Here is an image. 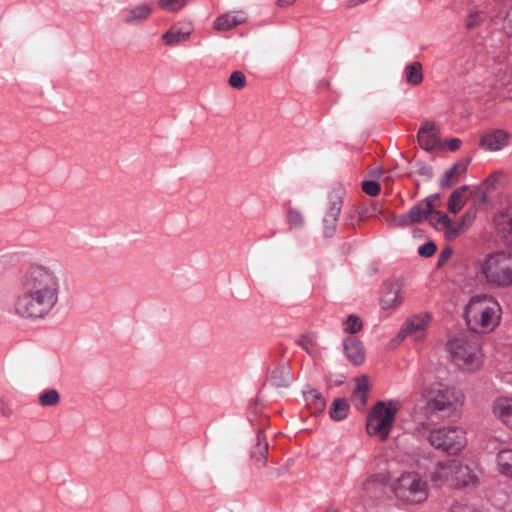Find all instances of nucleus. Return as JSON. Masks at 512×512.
Segmentation results:
<instances>
[{
    "instance_id": "nucleus-1",
    "label": "nucleus",
    "mask_w": 512,
    "mask_h": 512,
    "mask_svg": "<svg viewBox=\"0 0 512 512\" xmlns=\"http://www.w3.org/2000/svg\"><path fill=\"white\" fill-rule=\"evenodd\" d=\"M63 282L64 271L60 266L30 264L17 281L14 314L29 321L45 319L59 302Z\"/></svg>"
},
{
    "instance_id": "nucleus-2",
    "label": "nucleus",
    "mask_w": 512,
    "mask_h": 512,
    "mask_svg": "<svg viewBox=\"0 0 512 512\" xmlns=\"http://www.w3.org/2000/svg\"><path fill=\"white\" fill-rule=\"evenodd\" d=\"M464 317L468 330L480 335L494 330L500 322L501 306L487 294H477L470 298L465 307Z\"/></svg>"
},
{
    "instance_id": "nucleus-3",
    "label": "nucleus",
    "mask_w": 512,
    "mask_h": 512,
    "mask_svg": "<svg viewBox=\"0 0 512 512\" xmlns=\"http://www.w3.org/2000/svg\"><path fill=\"white\" fill-rule=\"evenodd\" d=\"M452 362L461 370L473 372L482 365L481 337L464 331L447 343Z\"/></svg>"
},
{
    "instance_id": "nucleus-4",
    "label": "nucleus",
    "mask_w": 512,
    "mask_h": 512,
    "mask_svg": "<svg viewBox=\"0 0 512 512\" xmlns=\"http://www.w3.org/2000/svg\"><path fill=\"white\" fill-rule=\"evenodd\" d=\"M426 407L433 413L450 416L460 408L465 400L464 394L457 388L443 383H433L423 390Z\"/></svg>"
},
{
    "instance_id": "nucleus-5",
    "label": "nucleus",
    "mask_w": 512,
    "mask_h": 512,
    "mask_svg": "<svg viewBox=\"0 0 512 512\" xmlns=\"http://www.w3.org/2000/svg\"><path fill=\"white\" fill-rule=\"evenodd\" d=\"M477 276L490 287L512 285V257L504 252L490 254L476 266Z\"/></svg>"
},
{
    "instance_id": "nucleus-6",
    "label": "nucleus",
    "mask_w": 512,
    "mask_h": 512,
    "mask_svg": "<svg viewBox=\"0 0 512 512\" xmlns=\"http://www.w3.org/2000/svg\"><path fill=\"white\" fill-rule=\"evenodd\" d=\"M398 405L394 401L378 402L367 418L366 430L371 436H377L384 441L388 438L393 427Z\"/></svg>"
},
{
    "instance_id": "nucleus-7",
    "label": "nucleus",
    "mask_w": 512,
    "mask_h": 512,
    "mask_svg": "<svg viewBox=\"0 0 512 512\" xmlns=\"http://www.w3.org/2000/svg\"><path fill=\"white\" fill-rule=\"evenodd\" d=\"M428 441L435 449L448 454H457L467 443L465 431L456 426L431 430L428 435Z\"/></svg>"
},
{
    "instance_id": "nucleus-8",
    "label": "nucleus",
    "mask_w": 512,
    "mask_h": 512,
    "mask_svg": "<svg viewBox=\"0 0 512 512\" xmlns=\"http://www.w3.org/2000/svg\"><path fill=\"white\" fill-rule=\"evenodd\" d=\"M394 492L398 499L408 503H420L427 498L426 482L416 472L403 473L394 484Z\"/></svg>"
},
{
    "instance_id": "nucleus-9",
    "label": "nucleus",
    "mask_w": 512,
    "mask_h": 512,
    "mask_svg": "<svg viewBox=\"0 0 512 512\" xmlns=\"http://www.w3.org/2000/svg\"><path fill=\"white\" fill-rule=\"evenodd\" d=\"M345 195L344 188L334 187L328 194V207L323 218V234L330 238L336 232V223L338 221Z\"/></svg>"
},
{
    "instance_id": "nucleus-10",
    "label": "nucleus",
    "mask_w": 512,
    "mask_h": 512,
    "mask_svg": "<svg viewBox=\"0 0 512 512\" xmlns=\"http://www.w3.org/2000/svg\"><path fill=\"white\" fill-rule=\"evenodd\" d=\"M431 212L430 204L420 201L414 205L407 213L399 216L391 214L388 218L385 219V221L390 226L406 227L412 224L420 223Z\"/></svg>"
},
{
    "instance_id": "nucleus-11",
    "label": "nucleus",
    "mask_w": 512,
    "mask_h": 512,
    "mask_svg": "<svg viewBox=\"0 0 512 512\" xmlns=\"http://www.w3.org/2000/svg\"><path fill=\"white\" fill-rule=\"evenodd\" d=\"M477 476L473 474L467 465L460 461H450V485L461 488L475 483Z\"/></svg>"
},
{
    "instance_id": "nucleus-12",
    "label": "nucleus",
    "mask_w": 512,
    "mask_h": 512,
    "mask_svg": "<svg viewBox=\"0 0 512 512\" xmlns=\"http://www.w3.org/2000/svg\"><path fill=\"white\" fill-rule=\"evenodd\" d=\"M511 134L503 129L486 131L480 140V146L488 151H499L508 145Z\"/></svg>"
},
{
    "instance_id": "nucleus-13",
    "label": "nucleus",
    "mask_w": 512,
    "mask_h": 512,
    "mask_svg": "<svg viewBox=\"0 0 512 512\" xmlns=\"http://www.w3.org/2000/svg\"><path fill=\"white\" fill-rule=\"evenodd\" d=\"M430 319L429 314L415 315L411 317L401 328L399 336L403 338L410 336L414 340L421 339Z\"/></svg>"
},
{
    "instance_id": "nucleus-14",
    "label": "nucleus",
    "mask_w": 512,
    "mask_h": 512,
    "mask_svg": "<svg viewBox=\"0 0 512 512\" xmlns=\"http://www.w3.org/2000/svg\"><path fill=\"white\" fill-rule=\"evenodd\" d=\"M404 300L401 288L396 284H386L383 287L380 304L382 309L388 310L399 306Z\"/></svg>"
},
{
    "instance_id": "nucleus-15",
    "label": "nucleus",
    "mask_w": 512,
    "mask_h": 512,
    "mask_svg": "<svg viewBox=\"0 0 512 512\" xmlns=\"http://www.w3.org/2000/svg\"><path fill=\"white\" fill-rule=\"evenodd\" d=\"M494 226L497 234L506 241L507 244H512V211H500L494 216Z\"/></svg>"
},
{
    "instance_id": "nucleus-16",
    "label": "nucleus",
    "mask_w": 512,
    "mask_h": 512,
    "mask_svg": "<svg viewBox=\"0 0 512 512\" xmlns=\"http://www.w3.org/2000/svg\"><path fill=\"white\" fill-rule=\"evenodd\" d=\"M436 129V124L433 121H426L420 127L418 131V142L422 149L426 151H432L437 147L439 143V139L437 135L434 133Z\"/></svg>"
},
{
    "instance_id": "nucleus-17",
    "label": "nucleus",
    "mask_w": 512,
    "mask_h": 512,
    "mask_svg": "<svg viewBox=\"0 0 512 512\" xmlns=\"http://www.w3.org/2000/svg\"><path fill=\"white\" fill-rule=\"evenodd\" d=\"M269 452V445L266 436L261 429L258 430L256 435V444L251 449V459L258 468H263L267 464V455Z\"/></svg>"
},
{
    "instance_id": "nucleus-18",
    "label": "nucleus",
    "mask_w": 512,
    "mask_h": 512,
    "mask_svg": "<svg viewBox=\"0 0 512 512\" xmlns=\"http://www.w3.org/2000/svg\"><path fill=\"white\" fill-rule=\"evenodd\" d=\"M152 13V8L147 4H141L133 8H125L121 11V17L124 23L128 25L140 24Z\"/></svg>"
},
{
    "instance_id": "nucleus-19",
    "label": "nucleus",
    "mask_w": 512,
    "mask_h": 512,
    "mask_svg": "<svg viewBox=\"0 0 512 512\" xmlns=\"http://www.w3.org/2000/svg\"><path fill=\"white\" fill-rule=\"evenodd\" d=\"M493 413L503 424L512 429V398L496 399L493 403Z\"/></svg>"
},
{
    "instance_id": "nucleus-20",
    "label": "nucleus",
    "mask_w": 512,
    "mask_h": 512,
    "mask_svg": "<svg viewBox=\"0 0 512 512\" xmlns=\"http://www.w3.org/2000/svg\"><path fill=\"white\" fill-rule=\"evenodd\" d=\"M191 33L192 27L189 23L181 27L173 26L170 30L162 35V41L168 46H175L188 40Z\"/></svg>"
},
{
    "instance_id": "nucleus-21",
    "label": "nucleus",
    "mask_w": 512,
    "mask_h": 512,
    "mask_svg": "<svg viewBox=\"0 0 512 512\" xmlns=\"http://www.w3.org/2000/svg\"><path fill=\"white\" fill-rule=\"evenodd\" d=\"M344 351L347 358L354 365H360L363 363L365 354L364 348L361 341L354 337H348L344 340Z\"/></svg>"
},
{
    "instance_id": "nucleus-22",
    "label": "nucleus",
    "mask_w": 512,
    "mask_h": 512,
    "mask_svg": "<svg viewBox=\"0 0 512 512\" xmlns=\"http://www.w3.org/2000/svg\"><path fill=\"white\" fill-rule=\"evenodd\" d=\"M245 21V17L241 13H227L218 17L214 21V28L220 31L230 30Z\"/></svg>"
},
{
    "instance_id": "nucleus-23",
    "label": "nucleus",
    "mask_w": 512,
    "mask_h": 512,
    "mask_svg": "<svg viewBox=\"0 0 512 512\" xmlns=\"http://www.w3.org/2000/svg\"><path fill=\"white\" fill-rule=\"evenodd\" d=\"M498 472L512 479V449H501L496 456Z\"/></svg>"
},
{
    "instance_id": "nucleus-24",
    "label": "nucleus",
    "mask_w": 512,
    "mask_h": 512,
    "mask_svg": "<svg viewBox=\"0 0 512 512\" xmlns=\"http://www.w3.org/2000/svg\"><path fill=\"white\" fill-rule=\"evenodd\" d=\"M403 76L407 84L418 86L423 81L422 64L420 62H412L408 64L403 71Z\"/></svg>"
},
{
    "instance_id": "nucleus-25",
    "label": "nucleus",
    "mask_w": 512,
    "mask_h": 512,
    "mask_svg": "<svg viewBox=\"0 0 512 512\" xmlns=\"http://www.w3.org/2000/svg\"><path fill=\"white\" fill-rule=\"evenodd\" d=\"M468 187L462 186L452 192L448 199V211L450 213H458L467 201L466 191Z\"/></svg>"
},
{
    "instance_id": "nucleus-26",
    "label": "nucleus",
    "mask_w": 512,
    "mask_h": 512,
    "mask_svg": "<svg viewBox=\"0 0 512 512\" xmlns=\"http://www.w3.org/2000/svg\"><path fill=\"white\" fill-rule=\"evenodd\" d=\"M306 404L311 413L317 414L325 409V399L322 394L315 389H312L304 394Z\"/></svg>"
},
{
    "instance_id": "nucleus-27",
    "label": "nucleus",
    "mask_w": 512,
    "mask_h": 512,
    "mask_svg": "<svg viewBox=\"0 0 512 512\" xmlns=\"http://www.w3.org/2000/svg\"><path fill=\"white\" fill-rule=\"evenodd\" d=\"M467 170V164L465 163H455L451 166L445 173L442 175L439 181V185L441 188H448L453 185V178L455 176H460L464 174Z\"/></svg>"
},
{
    "instance_id": "nucleus-28",
    "label": "nucleus",
    "mask_w": 512,
    "mask_h": 512,
    "mask_svg": "<svg viewBox=\"0 0 512 512\" xmlns=\"http://www.w3.org/2000/svg\"><path fill=\"white\" fill-rule=\"evenodd\" d=\"M430 479L436 485L447 482L450 484V461L447 463L438 462L430 473Z\"/></svg>"
},
{
    "instance_id": "nucleus-29",
    "label": "nucleus",
    "mask_w": 512,
    "mask_h": 512,
    "mask_svg": "<svg viewBox=\"0 0 512 512\" xmlns=\"http://www.w3.org/2000/svg\"><path fill=\"white\" fill-rule=\"evenodd\" d=\"M270 381L274 387H288L292 381L290 370L286 367H280L273 370L270 376Z\"/></svg>"
},
{
    "instance_id": "nucleus-30",
    "label": "nucleus",
    "mask_w": 512,
    "mask_h": 512,
    "mask_svg": "<svg viewBox=\"0 0 512 512\" xmlns=\"http://www.w3.org/2000/svg\"><path fill=\"white\" fill-rule=\"evenodd\" d=\"M349 404L344 398L334 399L330 408V417L335 421H341L348 415Z\"/></svg>"
},
{
    "instance_id": "nucleus-31",
    "label": "nucleus",
    "mask_w": 512,
    "mask_h": 512,
    "mask_svg": "<svg viewBox=\"0 0 512 512\" xmlns=\"http://www.w3.org/2000/svg\"><path fill=\"white\" fill-rule=\"evenodd\" d=\"M383 477L380 474L371 475L368 479L363 483V490L371 495L375 496L378 492L382 491L383 487Z\"/></svg>"
},
{
    "instance_id": "nucleus-32",
    "label": "nucleus",
    "mask_w": 512,
    "mask_h": 512,
    "mask_svg": "<svg viewBox=\"0 0 512 512\" xmlns=\"http://www.w3.org/2000/svg\"><path fill=\"white\" fill-rule=\"evenodd\" d=\"M38 400L43 407H54L60 402V394L56 389H45L39 394Z\"/></svg>"
},
{
    "instance_id": "nucleus-33",
    "label": "nucleus",
    "mask_w": 512,
    "mask_h": 512,
    "mask_svg": "<svg viewBox=\"0 0 512 512\" xmlns=\"http://www.w3.org/2000/svg\"><path fill=\"white\" fill-rule=\"evenodd\" d=\"M477 216V208L476 205L470 207L465 213L461 216L458 224L465 231L473 224Z\"/></svg>"
},
{
    "instance_id": "nucleus-34",
    "label": "nucleus",
    "mask_w": 512,
    "mask_h": 512,
    "mask_svg": "<svg viewBox=\"0 0 512 512\" xmlns=\"http://www.w3.org/2000/svg\"><path fill=\"white\" fill-rule=\"evenodd\" d=\"M344 324H345V328H344L345 332L350 333V334L358 333L363 327L361 319L354 314L349 315L346 318Z\"/></svg>"
},
{
    "instance_id": "nucleus-35",
    "label": "nucleus",
    "mask_w": 512,
    "mask_h": 512,
    "mask_svg": "<svg viewBox=\"0 0 512 512\" xmlns=\"http://www.w3.org/2000/svg\"><path fill=\"white\" fill-rule=\"evenodd\" d=\"M188 0H158L159 6L168 12H177L181 10Z\"/></svg>"
},
{
    "instance_id": "nucleus-36",
    "label": "nucleus",
    "mask_w": 512,
    "mask_h": 512,
    "mask_svg": "<svg viewBox=\"0 0 512 512\" xmlns=\"http://www.w3.org/2000/svg\"><path fill=\"white\" fill-rule=\"evenodd\" d=\"M429 222L436 229H443L445 224H449V217L446 214L441 213L433 209V212L429 213Z\"/></svg>"
},
{
    "instance_id": "nucleus-37",
    "label": "nucleus",
    "mask_w": 512,
    "mask_h": 512,
    "mask_svg": "<svg viewBox=\"0 0 512 512\" xmlns=\"http://www.w3.org/2000/svg\"><path fill=\"white\" fill-rule=\"evenodd\" d=\"M287 222L294 228H302L305 223L303 215L296 209H290L288 211Z\"/></svg>"
},
{
    "instance_id": "nucleus-38",
    "label": "nucleus",
    "mask_w": 512,
    "mask_h": 512,
    "mask_svg": "<svg viewBox=\"0 0 512 512\" xmlns=\"http://www.w3.org/2000/svg\"><path fill=\"white\" fill-rule=\"evenodd\" d=\"M445 237L448 240L456 239L464 230L459 226V224H454L452 220L449 218V224H445L443 227Z\"/></svg>"
},
{
    "instance_id": "nucleus-39",
    "label": "nucleus",
    "mask_w": 512,
    "mask_h": 512,
    "mask_svg": "<svg viewBox=\"0 0 512 512\" xmlns=\"http://www.w3.org/2000/svg\"><path fill=\"white\" fill-rule=\"evenodd\" d=\"M228 83L233 88L241 89L245 86L246 83L245 75L241 71H234L230 75Z\"/></svg>"
},
{
    "instance_id": "nucleus-40",
    "label": "nucleus",
    "mask_w": 512,
    "mask_h": 512,
    "mask_svg": "<svg viewBox=\"0 0 512 512\" xmlns=\"http://www.w3.org/2000/svg\"><path fill=\"white\" fill-rule=\"evenodd\" d=\"M362 190L369 196H377L380 193V185L373 180H365L362 183Z\"/></svg>"
},
{
    "instance_id": "nucleus-41",
    "label": "nucleus",
    "mask_w": 512,
    "mask_h": 512,
    "mask_svg": "<svg viewBox=\"0 0 512 512\" xmlns=\"http://www.w3.org/2000/svg\"><path fill=\"white\" fill-rule=\"evenodd\" d=\"M437 250L436 244L432 241L426 242L418 248V254L422 257H431Z\"/></svg>"
},
{
    "instance_id": "nucleus-42",
    "label": "nucleus",
    "mask_w": 512,
    "mask_h": 512,
    "mask_svg": "<svg viewBox=\"0 0 512 512\" xmlns=\"http://www.w3.org/2000/svg\"><path fill=\"white\" fill-rule=\"evenodd\" d=\"M296 344L303 348L309 355L312 354V347L314 346V340L312 336L302 335Z\"/></svg>"
},
{
    "instance_id": "nucleus-43",
    "label": "nucleus",
    "mask_w": 512,
    "mask_h": 512,
    "mask_svg": "<svg viewBox=\"0 0 512 512\" xmlns=\"http://www.w3.org/2000/svg\"><path fill=\"white\" fill-rule=\"evenodd\" d=\"M484 20V13L481 11L470 12L468 15L466 26L467 28H473Z\"/></svg>"
},
{
    "instance_id": "nucleus-44",
    "label": "nucleus",
    "mask_w": 512,
    "mask_h": 512,
    "mask_svg": "<svg viewBox=\"0 0 512 512\" xmlns=\"http://www.w3.org/2000/svg\"><path fill=\"white\" fill-rule=\"evenodd\" d=\"M368 390V380L365 377H362L356 384V387L353 391V398H357V394L367 395Z\"/></svg>"
},
{
    "instance_id": "nucleus-45",
    "label": "nucleus",
    "mask_w": 512,
    "mask_h": 512,
    "mask_svg": "<svg viewBox=\"0 0 512 512\" xmlns=\"http://www.w3.org/2000/svg\"><path fill=\"white\" fill-rule=\"evenodd\" d=\"M453 250L450 246L443 248L438 256L437 267L443 266L452 256Z\"/></svg>"
},
{
    "instance_id": "nucleus-46",
    "label": "nucleus",
    "mask_w": 512,
    "mask_h": 512,
    "mask_svg": "<svg viewBox=\"0 0 512 512\" xmlns=\"http://www.w3.org/2000/svg\"><path fill=\"white\" fill-rule=\"evenodd\" d=\"M450 512H476L474 506L456 502L450 507Z\"/></svg>"
},
{
    "instance_id": "nucleus-47",
    "label": "nucleus",
    "mask_w": 512,
    "mask_h": 512,
    "mask_svg": "<svg viewBox=\"0 0 512 512\" xmlns=\"http://www.w3.org/2000/svg\"><path fill=\"white\" fill-rule=\"evenodd\" d=\"M362 218V214L357 217L354 212H349L345 215L344 221L347 226L354 227Z\"/></svg>"
},
{
    "instance_id": "nucleus-48",
    "label": "nucleus",
    "mask_w": 512,
    "mask_h": 512,
    "mask_svg": "<svg viewBox=\"0 0 512 512\" xmlns=\"http://www.w3.org/2000/svg\"><path fill=\"white\" fill-rule=\"evenodd\" d=\"M355 401V407L358 410H362L366 406L367 395L357 394V398H353Z\"/></svg>"
},
{
    "instance_id": "nucleus-49",
    "label": "nucleus",
    "mask_w": 512,
    "mask_h": 512,
    "mask_svg": "<svg viewBox=\"0 0 512 512\" xmlns=\"http://www.w3.org/2000/svg\"><path fill=\"white\" fill-rule=\"evenodd\" d=\"M447 148L454 152L460 148L461 140L458 138H451L446 142Z\"/></svg>"
},
{
    "instance_id": "nucleus-50",
    "label": "nucleus",
    "mask_w": 512,
    "mask_h": 512,
    "mask_svg": "<svg viewBox=\"0 0 512 512\" xmlns=\"http://www.w3.org/2000/svg\"><path fill=\"white\" fill-rule=\"evenodd\" d=\"M418 172L419 174L425 176L426 178L428 179H431L433 177V171H432V168L428 165H422L419 169H418Z\"/></svg>"
},
{
    "instance_id": "nucleus-51",
    "label": "nucleus",
    "mask_w": 512,
    "mask_h": 512,
    "mask_svg": "<svg viewBox=\"0 0 512 512\" xmlns=\"http://www.w3.org/2000/svg\"><path fill=\"white\" fill-rule=\"evenodd\" d=\"M440 195L438 193L432 194L428 197H426L422 202L429 203L430 204V210L433 212L434 209V202L439 200Z\"/></svg>"
},
{
    "instance_id": "nucleus-52",
    "label": "nucleus",
    "mask_w": 512,
    "mask_h": 512,
    "mask_svg": "<svg viewBox=\"0 0 512 512\" xmlns=\"http://www.w3.org/2000/svg\"><path fill=\"white\" fill-rule=\"evenodd\" d=\"M296 0H277V5L279 6H288L295 2Z\"/></svg>"
},
{
    "instance_id": "nucleus-53",
    "label": "nucleus",
    "mask_w": 512,
    "mask_h": 512,
    "mask_svg": "<svg viewBox=\"0 0 512 512\" xmlns=\"http://www.w3.org/2000/svg\"><path fill=\"white\" fill-rule=\"evenodd\" d=\"M496 180H497V176L491 175L490 177L487 178L486 183L490 186H494V183L496 182Z\"/></svg>"
},
{
    "instance_id": "nucleus-54",
    "label": "nucleus",
    "mask_w": 512,
    "mask_h": 512,
    "mask_svg": "<svg viewBox=\"0 0 512 512\" xmlns=\"http://www.w3.org/2000/svg\"><path fill=\"white\" fill-rule=\"evenodd\" d=\"M487 200V195L485 192H482L479 198L480 203H484Z\"/></svg>"
},
{
    "instance_id": "nucleus-55",
    "label": "nucleus",
    "mask_w": 512,
    "mask_h": 512,
    "mask_svg": "<svg viewBox=\"0 0 512 512\" xmlns=\"http://www.w3.org/2000/svg\"><path fill=\"white\" fill-rule=\"evenodd\" d=\"M506 19L512 23V7L507 12Z\"/></svg>"
},
{
    "instance_id": "nucleus-56",
    "label": "nucleus",
    "mask_w": 512,
    "mask_h": 512,
    "mask_svg": "<svg viewBox=\"0 0 512 512\" xmlns=\"http://www.w3.org/2000/svg\"><path fill=\"white\" fill-rule=\"evenodd\" d=\"M373 211H374V213L371 214L372 216L376 215V213H382V210L378 209L375 205L373 206Z\"/></svg>"
}]
</instances>
